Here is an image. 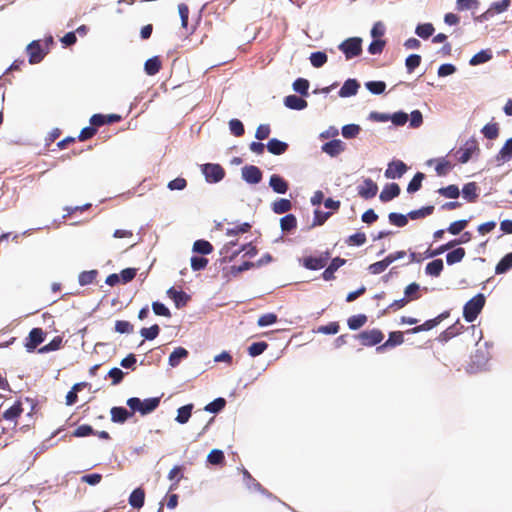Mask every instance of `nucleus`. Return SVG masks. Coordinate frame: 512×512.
Returning <instances> with one entry per match:
<instances>
[{"mask_svg":"<svg viewBox=\"0 0 512 512\" xmlns=\"http://www.w3.org/2000/svg\"><path fill=\"white\" fill-rule=\"evenodd\" d=\"M485 305V296L482 293L475 295L463 307V317L467 322H473L481 313Z\"/></svg>","mask_w":512,"mask_h":512,"instance_id":"obj_1","label":"nucleus"},{"mask_svg":"<svg viewBox=\"0 0 512 512\" xmlns=\"http://www.w3.org/2000/svg\"><path fill=\"white\" fill-rule=\"evenodd\" d=\"M159 403L160 399L157 397L148 398L143 401L137 397H132L127 400V405L130 409L132 411H138L142 415H146L154 411L159 406Z\"/></svg>","mask_w":512,"mask_h":512,"instance_id":"obj_2","label":"nucleus"},{"mask_svg":"<svg viewBox=\"0 0 512 512\" xmlns=\"http://www.w3.org/2000/svg\"><path fill=\"white\" fill-rule=\"evenodd\" d=\"M338 48L344 53L346 59L350 60L362 53V39L359 37L348 38Z\"/></svg>","mask_w":512,"mask_h":512,"instance_id":"obj_3","label":"nucleus"},{"mask_svg":"<svg viewBox=\"0 0 512 512\" xmlns=\"http://www.w3.org/2000/svg\"><path fill=\"white\" fill-rule=\"evenodd\" d=\"M479 152L478 142L475 138L468 139L462 147L455 152V157L459 163H467L474 153Z\"/></svg>","mask_w":512,"mask_h":512,"instance_id":"obj_4","label":"nucleus"},{"mask_svg":"<svg viewBox=\"0 0 512 512\" xmlns=\"http://www.w3.org/2000/svg\"><path fill=\"white\" fill-rule=\"evenodd\" d=\"M201 171L208 183L220 182L225 177V170L219 164H204L201 166Z\"/></svg>","mask_w":512,"mask_h":512,"instance_id":"obj_5","label":"nucleus"},{"mask_svg":"<svg viewBox=\"0 0 512 512\" xmlns=\"http://www.w3.org/2000/svg\"><path fill=\"white\" fill-rule=\"evenodd\" d=\"M23 413L22 403L20 401H16L11 407L5 410L2 414V418L8 422L9 427L3 428V433L9 428L14 429L18 424V419Z\"/></svg>","mask_w":512,"mask_h":512,"instance_id":"obj_6","label":"nucleus"},{"mask_svg":"<svg viewBox=\"0 0 512 512\" xmlns=\"http://www.w3.org/2000/svg\"><path fill=\"white\" fill-rule=\"evenodd\" d=\"M331 254L329 251L322 252L319 256H308L304 257L302 264L306 269L309 270H320L324 268L330 259Z\"/></svg>","mask_w":512,"mask_h":512,"instance_id":"obj_7","label":"nucleus"},{"mask_svg":"<svg viewBox=\"0 0 512 512\" xmlns=\"http://www.w3.org/2000/svg\"><path fill=\"white\" fill-rule=\"evenodd\" d=\"M450 316V311H444L440 313L437 317L433 319H429L425 321L423 324L415 326L411 329L406 330L407 334H416L423 331H429L439 325L443 320Z\"/></svg>","mask_w":512,"mask_h":512,"instance_id":"obj_8","label":"nucleus"},{"mask_svg":"<svg viewBox=\"0 0 512 512\" xmlns=\"http://www.w3.org/2000/svg\"><path fill=\"white\" fill-rule=\"evenodd\" d=\"M358 339L363 346H374L382 342L384 339V334L381 330L374 328L371 330L362 331L358 335Z\"/></svg>","mask_w":512,"mask_h":512,"instance_id":"obj_9","label":"nucleus"},{"mask_svg":"<svg viewBox=\"0 0 512 512\" xmlns=\"http://www.w3.org/2000/svg\"><path fill=\"white\" fill-rule=\"evenodd\" d=\"M45 332L41 328H33L28 335L25 347L28 351H33L45 340Z\"/></svg>","mask_w":512,"mask_h":512,"instance_id":"obj_10","label":"nucleus"},{"mask_svg":"<svg viewBox=\"0 0 512 512\" xmlns=\"http://www.w3.org/2000/svg\"><path fill=\"white\" fill-rule=\"evenodd\" d=\"M27 53L30 64L40 63L46 55V52L41 47L40 41H32L27 46Z\"/></svg>","mask_w":512,"mask_h":512,"instance_id":"obj_11","label":"nucleus"},{"mask_svg":"<svg viewBox=\"0 0 512 512\" xmlns=\"http://www.w3.org/2000/svg\"><path fill=\"white\" fill-rule=\"evenodd\" d=\"M406 164L401 160H394L388 164L385 177L388 179L400 178L407 171Z\"/></svg>","mask_w":512,"mask_h":512,"instance_id":"obj_12","label":"nucleus"},{"mask_svg":"<svg viewBox=\"0 0 512 512\" xmlns=\"http://www.w3.org/2000/svg\"><path fill=\"white\" fill-rule=\"evenodd\" d=\"M242 177L249 184H258L262 180V172L257 166L247 165L242 168Z\"/></svg>","mask_w":512,"mask_h":512,"instance_id":"obj_13","label":"nucleus"},{"mask_svg":"<svg viewBox=\"0 0 512 512\" xmlns=\"http://www.w3.org/2000/svg\"><path fill=\"white\" fill-rule=\"evenodd\" d=\"M378 192L377 184L370 178H367L358 186V194L364 199L373 198Z\"/></svg>","mask_w":512,"mask_h":512,"instance_id":"obj_14","label":"nucleus"},{"mask_svg":"<svg viewBox=\"0 0 512 512\" xmlns=\"http://www.w3.org/2000/svg\"><path fill=\"white\" fill-rule=\"evenodd\" d=\"M345 150V144L340 139H333L322 146V151L331 157H336Z\"/></svg>","mask_w":512,"mask_h":512,"instance_id":"obj_15","label":"nucleus"},{"mask_svg":"<svg viewBox=\"0 0 512 512\" xmlns=\"http://www.w3.org/2000/svg\"><path fill=\"white\" fill-rule=\"evenodd\" d=\"M464 326L458 321L442 331L438 337L440 342H448L452 338L462 333Z\"/></svg>","mask_w":512,"mask_h":512,"instance_id":"obj_16","label":"nucleus"},{"mask_svg":"<svg viewBox=\"0 0 512 512\" xmlns=\"http://www.w3.org/2000/svg\"><path fill=\"white\" fill-rule=\"evenodd\" d=\"M346 263L345 259H342L340 257H336L332 259L328 267L323 271L322 277L326 281H330L335 279L334 273L344 264Z\"/></svg>","mask_w":512,"mask_h":512,"instance_id":"obj_17","label":"nucleus"},{"mask_svg":"<svg viewBox=\"0 0 512 512\" xmlns=\"http://www.w3.org/2000/svg\"><path fill=\"white\" fill-rule=\"evenodd\" d=\"M360 85L356 79H348L339 90V96L342 98L351 97L357 94Z\"/></svg>","mask_w":512,"mask_h":512,"instance_id":"obj_18","label":"nucleus"},{"mask_svg":"<svg viewBox=\"0 0 512 512\" xmlns=\"http://www.w3.org/2000/svg\"><path fill=\"white\" fill-rule=\"evenodd\" d=\"M400 191V187L397 183H390L383 188L379 198L382 202H388L397 197Z\"/></svg>","mask_w":512,"mask_h":512,"instance_id":"obj_19","label":"nucleus"},{"mask_svg":"<svg viewBox=\"0 0 512 512\" xmlns=\"http://www.w3.org/2000/svg\"><path fill=\"white\" fill-rule=\"evenodd\" d=\"M478 190L476 182H469L463 186L462 195L468 202L474 203L479 197Z\"/></svg>","mask_w":512,"mask_h":512,"instance_id":"obj_20","label":"nucleus"},{"mask_svg":"<svg viewBox=\"0 0 512 512\" xmlns=\"http://www.w3.org/2000/svg\"><path fill=\"white\" fill-rule=\"evenodd\" d=\"M284 104L287 108L293 110H303L307 107L308 103L301 97L296 95H288L284 98Z\"/></svg>","mask_w":512,"mask_h":512,"instance_id":"obj_21","label":"nucleus"},{"mask_svg":"<svg viewBox=\"0 0 512 512\" xmlns=\"http://www.w3.org/2000/svg\"><path fill=\"white\" fill-rule=\"evenodd\" d=\"M269 185L274 192L284 194L288 190V183L279 175H272L269 180Z\"/></svg>","mask_w":512,"mask_h":512,"instance_id":"obj_22","label":"nucleus"},{"mask_svg":"<svg viewBox=\"0 0 512 512\" xmlns=\"http://www.w3.org/2000/svg\"><path fill=\"white\" fill-rule=\"evenodd\" d=\"M110 413L111 420L114 423H124L130 416L133 415V412H129L124 407H112Z\"/></svg>","mask_w":512,"mask_h":512,"instance_id":"obj_23","label":"nucleus"},{"mask_svg":"<svg viewBox=\"0 0 512 512\" xmlns=\"http://www.w3.org/2000/svg\"><path fill=\"white\" fill-rule=\"evenodd\" d=\"M404 342V336H403V332L401 331H394V332H391L389 334V337L387 339V341L382 344L381 346H379L377 348L378 351H381L385 348H388V347H394V346H397V345H401L402 343Z\"/></svg>","mask_w":512,"mask_h":512,"instance_id":"obj_24","label":"nucleus"},{"mask_svg":"<svg viewBox=\"0 0 512 512\" xmlns=\"http://www.w3.org/2000/svg\"><path fill=\"white\" fill-rule=\"evenodd\" d=\"M267 149L271 154L281 155L287 151L288 144L276 138H272L267 143Z\"/></svg>","mask_w":512,"mask_h":512,"instance_id":"obj_25","label":"nucleus"},{"mask_svg":"<svg viewBox=\"0 0 512 512\" xmlns=\"http://www.w3.org/2000/svg\"><path fill=\"white\" fill-rule=\"evenodd\" d=\"M167 293L173 299L177 308L185 306L190 299L184 291H177L174 288H170Z\"/></svg>","mask_w":512,"mask_h":512,"instance_id":"obj_26","label":"nucleus"},{"mask_svg":"<svg viewBox=\"0 0 512 512\" xmlns=\"http://www.w3.org/2000/svg\"><path fill=\"white\" fill-rule=\"evenodd\" d=\"M145 491L142 488H136L129 496V504L133 508L140 509L144 505Z\"/></svg>","mask_w":512,"mask_h":512,"instance_id":"obj_27","label":"nucleus"},{"mask_svg":"<svg viewBox=\"0 0 512 512\" xmlns=\"http://www.w3.org/2000/svg\"><path fill=\"white\" fill-rule=\"evenodd\" d=\"M162 67L161 60L158 56H154L149 58L144 65V70L146 74L153 76L156 75Z\"/></svg>","mask_w":512,"mask_h":512,"instance_id":"obj_28","label":"nucleus"},{"mask_svg":"<svg viewBox=\"0 0 512 512\" xmlns=\"http://www.w3.org/2000/svg\"><path fill=\"white\" fill-rule=\"evenodd\" d=\"M187 356L188 351L185 348L177 347L169 356V365L171 367H176L180 364L181 360L185 359Z\"/></svg>","mask_w":512,"mask_h":512,"instance_id":"obj_29","label":"nucleus"},{"mask_svg":"<svg viewBox=\"0 0 512 512\" xmlns=\"http://www.w3.org/2000/svg\"><path fill=\"white\" fill-rule=\"evenodd\" d=\"M443 268L444 265L442 259H435L426 265L425 272L430 276L438 277L443 271Z\"/></svg>","mask_w":512,"mask_h":512,"instance_id":"obj_30","label":"nucleus"},{"mask_svg":"<svg viewBox=\"0 0 512 512\" xmlns=\"http://www.w3.org/2000/svg\"><path fill=\"white\" fill-rule=\"evenodd\" d=\"M193 251L202 255H208L212 253L213 246L209 241L200 239L194 242Z\"/></svg>","mask_w":512,"mask_h":512,"instance_id":"obj_31","label":"nucleus"},{"mask_svg":"<svg viewBox=\"0 0 512 512\" xmlns=\"http://www.w3.org/2000/svg\"><path fill=\"white\" fill-rule=\"evenodd\" d=\"M292 208V203L288 199H278L272 204V210L276 214H283L290 211Z\"/></svg>","mask_w":512,"mask_h":512,"instance_id":"obj_32","label":"nucleus"},{"mask_svg":"<svg viewBox=\"0 0 512 512\" xmlns=\"http://www.w3.org/2000/svg\"><path fill=\"white\" fill-rule=\"evenodd\" d=\"M465 254L466 252L464 248H456L446 255V262L448 265L459 263L463 260Z\"/></svg>","mask_w":512,"mask_h":512,"instance_id":"obj_33","label":"nucleus"},{"mask_svg":"<svg viewBox=\"0 0 512 512\" xmlns=\"http://www.w3.org/2000/svg\"><path fill=\"white\" fill-rule=\"evenodd\" d=\"M282 231L289 232L297 227V219L293 214H287L280 220Z\"/></svg>","mask_w":512,"mask_h":512,"instance_id":"obj_34","label":"nucleus"},{"mask_svg":"<svg viewBox=\"0 0 512 512\" xmlns=\"http://www.w3.org/2000/svg\"><path fill=\"white\" fill-rule=\"evenodd\" d=\"M367 322V316L365 314L353 315L348 318L347 324L351 330H358L364 326Z\"/></svg>","mask_w":512,"mask_h":512,"instance_id":"obj_35","label":"nucleus"},{"mask_svg":"<svg viewBox=\"0 0 512 512\" xmlns=\"http://www.w3.org/2000/svg\"><path fill=\"white\" fill-rule=\"evenodd\" d=\"M511 268H512V253H508L496 265L495 273L503 274Z\"/></svg>","mask_w":512,"mask_h":512,"instance_id":"obj_36","label":"nucleus"},{"mask_svg":"<svg viewBox=\"0 0 512 512\" xmlns=\"http://www.w3.org/2000/svg\"><path fill=\"white\" fill-rule=\"evenodd\" d=\"M460 241H458L457 239L455 240H452L444 245H441L440 247L434 249V250H431V249H428L425 254H426V257L428 258H431V257H435V256H438L442 253H444L445 251L449 250L450 248L454 247L455 245L459 244Z\"/></svg>","mask_w":512,"mask_h":512,"instance_id":"obj_37","label":"nucleus"},{"mask_svg":"<svg viewBox=\"0 0 512 512\" xmlns=\"http://www.w3.org/2000/svg\"><path fill=\"white\" fill-rule=\"evenodd\" d=\"M434 211V206H425L417 210H412L408 213V218L412 220L425 218L431 215Z\"/></svg>","mask_w":512,"mask_h":512,"instance_id":"obj_38","label":"nucleus"},{"mask_svg":"<svg viewBox=\"0 0 512 512\" xmlns=\"http://www.w3.org/2000/svg\"><path fill=\"white\" fill-rule=\"evenodd\" d=\"M388 220L390 224L397 226V227H404L408 224V214L403 215L396 212H391L388 215Z\"/></svg>","mask_w":512,"mask_h":512,"instance_id":"obj_39","label":"nucleus"},{"mask_svg":"<svg viewBox=\"0 0 512 512\" xmlns=\"http://www.w3.org/2000/svg\"><path fill=\"white\" fill-rule=\"evenodd\" d=\"M434 31V26L431 23L419 24L415 29V33L422 39L429 38Z\"/></svg>","mask_w":512,"mask_h":512,"instance_id":"obj_40","label":"nucleus"},{"mask_svg":"<svg viewBox=\"0 0 512 512\" xmlns=\"http://www.w3.org/2000/svg\"><path fill=\"white\" fill-rule=\"evenodd\" d=\"M492 58V54L489 50H482L476 53L469 61V64L476 66L489 61Z\"/></svg>","mask_w":512,"mask_h":512,"instance_id":"obj_41","label":"nucleus"},{"mask_svg":"<svg viewBox=\"0 0 512 512\" xmlns=\"http://www.w3.org/2000/svg\"><path fill=\"white\" fill-rule=\"evenodd\" d=\"M512 157V138L508 139L505 144L503 145V147L500 149L498 155H497V160H500V161H508L510 160Z\"/></svg>","mask_w":512,"mask_h":512,"instance_id":"obj_42","label":"nucleus"},{"mask_svg":"<svg viewBox=\"0 0 512 512\" xmlns=\"http://www.w3.org/2000/svg\"><path fill=\"white\" fill-rule=\"evenodd\" d=\"M425 175L422 172H417L414 177L411 179L407 186V192L408 193H415L418 191L422 186V181L424 179Z\"/></svg>","mask_w":512,"mask_h":512,"instance_id":"obj_43","label":"nucleus"},{"mask_svg":"<svg viewBox=\"0 0 512 512\" xmlns=\"http://www.w3.org/2000/svg\"><path fill=\"white\" fill-rule=\"evenodd\" d=\"M438 193L446 198L456 199L460 195V190L457 185L451 184L448 185L447 187L440 188L438 190Z\"/></svg>","mask_w":512,"mask_h":512,"instance_id":"obj_44","label":"nucleus"},{"mask_svg":"<svg viewBox=\"0 0 512 512\" xmlns=\"http://www.w3.org/2000/svg\"><path fill=\"white\" fill-rule=\"evenodd\" d=\"M193 405L188 404L185 406H182L178 409L176 421L180 424H184L188 422L189 418L191 417Z\"/></svg>","mask_w":512,"mask_h":512,"instance_id":"obj_45","label":"nucleus"},{"mask_svg":"<svg viewBox=\"0 0 512 512\" xmlns=\"http://www.w3.org/2000/svg\"><path fill=\"white\" fill-rule=\"evenodd\" d=\"M482 133L487 139L494 140L499 135V126L497 123H488L482 128Z\"/></svg>","mask_w":512,"mask_h":512,"instance_id":"obj_46","label":"nucleus"},{"mask_svg":"<svg viewBox=\"0 0 512 512\" xmlns=\"http://www.w3.org/2000/svg\"><path fill=\"white\" fill-rule=\"evenodd\" d=\"M361 128L357 124H347L342 127V135L346 139H352L358 136Z\"/></svg>","mask_w":512,"mask_h":512,"instance_id":"obj_47","label":"nucleus"},{"mask_svg":"<svg viewBox=\"0 0 512 512\" xmlns=\"http://www.w3.org/2000/svg\"><path fill=\"white\" fill-rule=\"evenodd\" d=\"M97 274L96 270L83 271L79 274L78 282L81 286L89 285L96 279Z\"/></svg>","mask_w":512,"mask_h":512,"instance_id":"obj_48","label":"nucleus"},{"mask_svg":"<svg viewBox=\"0 0 512 512\" xmlns=\"http://www.w3.org/2000/svg\"><path fill=\"white\" fill-rule=\"evenodd\" d=\"M453 164L446 160L445 158H441L438 160V163L435 167L436 173L439 176H445L448 172L453 168Z\"/></svg>","mask_w":512,"mask_h":512,"instance_id":"obj_49","label":"nucleus"},{"mask_svg":"<svg viewBox=\"0 0 512 512\" xmlns=\"http://www.w3.org/2000/svg\"><path fill=\"white\" fill-rule=\"evenodd\" d=\"M310 62L315 68H320L327 62V55L321 51L313 52L310 55Z\"/></svg>","mask_w":512,"mask_h":512,"instance_id":"obj_50","label":"nucleus"},{"mask_svg":"<svg viewBox=\"0 0 512 512\" xmlns=\"http://www.w3.org/2000/svg\"><path fill=\"white\" fill-rule=\"evenodd\" d=\"M226 405V400L224 398H216L209 404L205 406V410L210 413H218L220 412Z\"/></svg>","mask_w":512,"mask_h":512,"instance_id":"obj_51","label":"nucleus"},{"mask_svg":"<svg viewBox=\"0 0 512 512\" xmlns=\"http://www.w3.org/2000/svg\"><path fill=\"white\" fill-rule=\"evenodd\" d=\"M389 265H390V263L387 262V258L385 257L381 261L370 264L368 267V271L371 274L377 275V274L384 272Z\"/></svg>","mask_w":512,"mask_h":512,"instance_id":"obj_52","label":"nucleus"},{"mask_svg":"<svg viewBox=\"0 0 512 512\" xmlns=\"http://www.w3.org/2000/svg\"><path fill=\"white\" fill-rule=\"evenodd\" d=\"M267 348L268 344L264 341L254 342L249 346L248 352L250 356L256 357L261 355Z\"/></svg>","mask_w":512,"mask_h":512,"instance_id":"obj_53","label":"nucleus"},{"mask_svg":"<svg viewBox=\"0 0 512 512\" xmlns=\"http://www.w3.org/2000/svg\"><path fill=\"white\" fill-rule=\"evenodd\" d=\"M293 89L303 96L308 95L309 81L305 78H298L293 83Z\"/></svg>","mask_w":512,"mask_h":512,"instance_id":"obj_54","label":"nucleus"},{"mask_svg":"<svg viewBox=\"0 0 512 512\" xmlns=\"http://www.w3.org/2000/svg\"><path fill=\"white\" fill-rule=\"evenodd\" d=\"M182 468L180 466H174L168 473V478L170 480H175V483H173L169 490H175L178 486V483L179 481L181 480V478L183 477L182 473Z\"/></svg>","mask_w":512,"mask_h":512,"instance_id":"obj_55","label":"nucleus"},{"mask_svg":"<svg viewBox=\"0 0 512 512\" xmlns=\"http://www.w3.org/2000/svg\"><path fill=\"white\" fill-rule=\"evenodd\" d=\"M404 298L411 300H416L420 297L419 294V285L415 282L409 284L404 290Z\"/></svg>","mask_w":512,"mask_h":512,"instance_id":"obj_56","label":"nucleus"},{"mask_svg":"<svg viewBox=\"0 0 512 512\" xmlns=\"http://www.w3.org/2000/svg\"><path fill=\"white\" fill-rule=\"evenodd\" d=\"M366 240H367V238H366L365 233L357 232V233H355L353 235H350L347 238L346 243L349 246H361V245H363L366 242Z\"/></svg>","mask_w":512,"mask_h":512,"instance_id":"obj_57","label":"nucleus"},{"mask_svg":"<svg viewBox=\"0 0 512 512\" xmlns=\"http://www.w3.org/2000/svg\"><path fill=\"white\" fill-rule=\"evenodd\" d=\"M160 333V328L157 324L152 325L149 328H142L140 334L147 340L155 339Z\"/></svg>","mask_w":512,"mask_h":512,"instance_id":"obj_58","label":"nucleus"},{"mask_svg":"<svg viewBox=\"0 0 512 512\" xmlns=\"http://www.w3.org/2000/svg\"><path fill=\"white\" fill-rule=\"evenodd\" d=\"M421 63V56L418 54H411L406 58L405 65L407 71L412 73Z\"/></svg>","mask_w":512,"mask_h":512,"instance_id":"obj_59","label":"nucleus"},{"mask_svg":"<svg viewBox=\"0 0 512 512\" xmlns=\"http://www.w3.org/2000/svg\"><path fill=\"white\" fill-rule=\"evenodd\" d=\"M229 128L231 133L236 137H241L245 132L243 123L238 119L230 120Z\"/></svg>","mask_w":512,"mask_h":512,"instance_id":"obj_60","label":"nucleus"},{"mask_svg":"<svg viewBox=\"0 0 512 512\" xmlns=\"http://www.w3.org/2000/svg\"><path fill=\"white\" fill-rule=\"evenodd\" d=\"M207 460L211 464L219 465V464H222L224 462L225 456H224L223 451L218 450V449H213L208 454Z\"/></svg>","mask_w":512,"mask_h":512,"instance_id":"obj_61","label":"nucleus"},{"mask_svg":"<svg viewBox=\"0 0 512 512\" xmlns=\"http://www.w3.org/2000/svg\"><path fill=\"white\" fill-rule=\"evenodd\" d=\"M366 88L373 94H381L386 89V84L383 81H369L366 83Z\"/></svg>","mask_w":512,"mask_h":512,"instance_id":"obj_62","label":"nucleus"},{"mask_svg":"<svg viewBox=\"0 0 512 512\" xmlns=\"http://www.w3.org/2000/svg\"><path fill=\"white\" fill-rule=\"evenodd\" d=\"M331 216V212H322L318 209L314 211V219L312 222V226H321L323 225L328 218Z\"/></svg>","mask_w":512,"mask_h":512,"instance_id":"obj_63","label":"nucleus"},{"mask_svg":"<svg viewBox=\"0 0 512 512\" xmlns=\"http://www.w3.org/2000/svg\"><path fill=\"white\" fill-rule=\"evenodd\" d=\"M95 434V431L93 430V428L88 425V424H83V425H80L78 426L74 431H73V436L74 437H86V436H90V435H93Z\"/></svg>","mask_w":512,"mask_h":512,"instance_id":"obj_64","label":"nucleus"}]
</instances>
